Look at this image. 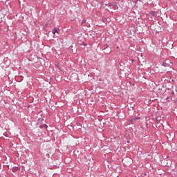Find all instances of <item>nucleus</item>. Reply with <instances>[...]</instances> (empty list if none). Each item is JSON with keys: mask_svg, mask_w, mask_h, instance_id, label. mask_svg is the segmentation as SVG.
Segmentation results:
<instances>
[{"mask_svg": "<svg viewBox=\"0 0 177 177\" xmlns=\"http://www.w3.org/2000/svg\"><path fill=\"white\" fill-rule=\"evenodd\" d=\"M17 171H20V167H14L12 169V172L16 173Z\"/></svg>", "mask_w": 177, "mask_h": 177, "instance_id": "obj_1", "label": "nucleus"}, {"mask_svg": "<svg viewBox=\"0 0 177 177\" xmlns=\"http://www.w3.org/2000/svg\"><path fill=\"white\" fill-rule=\"evenodd\" d=\"M39 128H40V129H48V124H43V125H40L39 126Z\"/></svg>", "mask_w": 177, "mask_h": 177, "instance_id": "obj_2", "label": "nucleus"}, {"mask_svg": "<svg viewBox=\"0 0 177 177\" xmlns=\"http://www.w3.org/2000/svg\"><path fill=\"white\" fill-rule=\"evenodd\" d=\"M3 136H5L6 138H9V133L8 132L3 133Z\"/></svg>", "mask_w": 177, "mask_h": 177, "instance_id": "obj_3", "label": "nucleus"}, {"mask_svg": "<svg viewBox=\"0 0 177 177\" xmlns=\"http://www.w3.org/2000/svg\"><path fill=\"white\" fill-rule=\"evenodd\" d=\"M53 34H56V32H57V29H56V28H54L53 30Z\"/></svg>", "mask_w": 177, "mask_h": 177, "instance_id": "obj_4", "label": "nucleus"}, {"mask_svg": "<svg viewBox=\"0 0 177 177\" xmlns=\"http://www.w3.org/2000/svg\"><path fill=\"white\" fill-rule=\"evenodd\" d=\"M42 121H44V118H39L37 120V122H42Z\"/></svg>", "mask_w": 177, "mask_h": 177, "instance_id": "obj_5", "label": "nucleus"}, {"mask_svg": "<svg viewBox=\"0 0 177 177\" xmlns=\"http://www.w3.org/2000/svg\"><path fill=\"white\" fill-rule=\"evenodd\" d=\"M84 23H86V19L82 20V26H84Z\"/></svg>", "mask_w": 177, "mask_h": 177, "instance_id": "obj_6", "label": "nucleus"}, {"mask_svg": "<svg viewBox=\"0 0 177 177\" xmlns=\"http://www.w3.org/2000/svg\"><path fill=\"white\" fill-rule=\"evenodd\" d=\"M169 99H171V97H167L166 98V100H168Z\"/></svg>", "mask_w": 177, "mask_h": 177, "instance_id": "obj_7", "label": "nucleus"}, {"mask_svg": "<svg viewBox=\"0 0 177 177\" xmlns=\"http://www.w3.org/2000/svg\"><path fill=\"white\" fill-rule=\"evenodd\" d=\"M7 1H9L10 0H6Z\"/></svg>", "mask_w": 177, "mask_h": 177, "instance_id": "obj_8", "label": "nucleus"}]
</instances>
